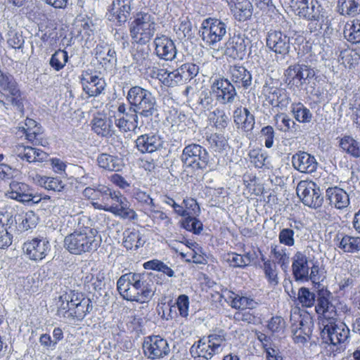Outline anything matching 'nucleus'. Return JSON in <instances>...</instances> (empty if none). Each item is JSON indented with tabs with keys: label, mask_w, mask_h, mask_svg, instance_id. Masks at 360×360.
<instances>
[{
	"label": "nucleus",
	"mask_w": 360,
	"mask_h": 360,
	"mask_svg": "<svg viewBox=\"0 0 360 360\" xmlns=\"http://www.w3.org/2000/svg\"><path fill=\"white\" fill-rule=\"evenodd\" d=\"M227 29V20L207 18L202 22L199 33L206 46L216 49L226 35Z\"/></svg>",
	"instance_id": "5"
},
{
	"label": "nucleus",
	"mask_w": 360,
	"mask_h": 360,
	"mask_svg": "<svg viewBox=\"0 0 360 360\" xmlns=\"http://www.w3.org/2000/svg\"><path fill=\"white\" fill-rule=\"evenodd\" d=\"M249 158L250 162L257 168H262L266 166L267 160V155L259 148L250 150L249 152Z\"/></svg>",
	"instance_id": "53"
},
{
	"label": "nucleus",
	"mask_w": 360,
	"mask_h": 360,
	"mask_svg": "<svg viewBox=\"0 0 360 360\" xmlns=\"http://www.w3.org/2000/svg\"><path fill=\"white\" fill-rule=\"evenodd\" d=\"M154 53L160 60L172 61L176 58L177 53L176 46L172 39L165 34H157L153 41Z\"/></svg>",
	"instance_id": "17"
},
{
	"label": "nucleus",
	"mask_w": 360,
	"mask_h": 360,
	"mask_svg": "<svg viewBox=\"0 0 360 360\" xmlns=\"http://www.w3.org/2000/svg\"><path fill=\"white\" fill-rule=\"evenodd\" d=\"M127 100L141 117L150 118L158 111L155 96L150 91L140 86H134L129 89Z\"/></svg>",
	"instance_id": "3"
},
{
	"label": "nucleus",
	"mask_w": 360,
	"mask_h": 360,
	"mask_svg": "<svg viewBox=\"0 0 360 360\" xmlns=\"http://www.w3.org/2000/svg\"><path fill=\"white\" fill-rule=\"evenodd\" d=\"M261 259L264 262L262 268L265 278L267 279L269 284L271 286L277 285L278 284V268L276 262L264 257H262Z\"/></svg>",
	"instance_id": "39"
},
{
	"label": "nucleus",
	"mask_w": 360,
	"mask_h": 360,
	"mask_svg": "<svg viewBox=\"0 0 360 360\" xmlns=\"http://www.w3.org/2000/svg\"><path fill=\"white\" fill-rule=\"evenodd\" d=\"M266 41L267 47L276 54L284 56L289 53L290 37L281 31L271 30L267 33Z\"/></svg>",
	"instance_id": "20"
},
{
	"label": "nucleus",
	"mask_w": 360,
	"mask_h": 360,
	"mask_svg": "<svg viewBox=\"0 0 360 360\" xmlns=\"http://www.w3.org/2000/svg\"><path fill=\"white\" fill-rule=\"evenodd\" d=\"M184 167H191L194 170L205 169L214 166V162L209 153L202 146L196 143L186 146L181 155Z\"/></svg>",
	"instance_id": "7"
},
{
	"label": "nucleus",
	"mask_w": 360,
	"mask_h": 360,
	"mask_svg": "<svg viewBox=\"0 0 360 360\" xmlns=\"http://www.w3.org/2000/svg\"><path fill=\"white\" fill-rule=\"evenodd\" d=\"M128 279V283L134 285L135 288H145V287H154L153 276L147 272L134 273L129 272L124 274V278Z\"/></svg>",
	"instance_id": "33"
},
{
	"label": "nucleus",
	"mask_w": 360,
	"mask_h": 360,
	"mask_svg": "<svg viewBox=\"0 0 360 360\" xmlns=\"http://www.w3.org/2000/svg\"><path fill=\"white\" fill-rule=\"evenodd\" d=\"M144 354L150 359L164 358L170 352L167 341L159 335L145 338L143 342Z\"/></svg>",
	"instance_id": "14"
},
{
	"label": "nucleus",
	"mask_w": 360,
	"mask_h": 360,
	"mask_svg": "<svg viewBox=\"0 0 360 360\" xmlns=\"http://www.w3.org/2000/svg\"><path fill=\"white\" fill-rule=\"evenodd\" d=\"M115 190H112L110 188L106 186H101V191L100 192L101 193V196H100V200L99 201H94V202H91V205L92 206L96 209V210H101L99 207H101V205L102 206H107L108 207V204L110 201V198L112 195V193L114 192Z\"/></svg>",
	"instance_id": "56"
},
{
	"label": "nucleus",
	"mask_w": 360,
	"mask_h": 360,
	"mask_svg": "<svg viewBox=\"0 0 360 360\" xmlns=\"http://www.w3.org/2000/svg\"><path fill=\"white\" fill-rule=\"evenodd\" d=\"M184 205L185 217L190 216H198L200 212V209L197 201L192 198H186L182 202Z\"/></svg>",
	"instance_id": "57"
},
{
	"label": "nucleus",
	"mask_w": 360,
	"mask_h": 360,
	"mask_svg": "<svg viewBox=\"0 0 360 360\" xmlns=\"http://www.w3.org/2000/svg\"><path fill=\"white\" fill-rule=\"evenodd\" d=\"M314 328V321L309 315H300L297 323H292L291 331L295 342L304 344L310 340Z\"/></svg>",
	"instance_id": "18"
},
{
	"label": "nucleus",
	"mask_w": 360,
	"mask_h": 360,
	"mask_svg": "<svg viewBox=\"0 0 360 360\" xmlns=\"http://www.w3.org/2000/svg\"><path fill=\"white\" fill-rule=\"evenodd\" d=\"M282 90L274 87V86H269L267 85L264 86L263 88V94L265 96L266 101L271 105L273 106H280L284 105L285 103H283L285 101L283 98L280 100V98L282 96Z\"/></svg>",
	"instance_id": "45"
},
{
	"label": "nucleus",
	"mask_w": 360,
	"mask_h": 360,
	"mask_svg": "<svg viewBox=\"0 0 360 360\" xmlns=\"http://www.w3.org/2000/svg\"><path fill=\"white\" fill-rule=\"evenodd\" d=\"M250 41L244 34H233L225 44L224 53L233 59L243 60Z\"/></svg>",
	"instance_id": "19"
},
{
	"label": "nucleus",
	"mask_w": 360,
	"mask_h": 360,
	"mask_svg": "<svg viewBox=\"0 0 360 360\" xmlns=\"http://www.w3.org/2000/svg\"><path fill=\"white\" fill-rule=\"evenodd\" d=\"M274 120L278 129L283 132H295L299 127V125L285 113L276 115Z\"/></svg>",
	"instance_id": "42"
},
{
	"label": "nucleus",
	"mask_w": 360,
	"mask_h": 360,
	"mask_svg": "<svg viewBox=\"0 0 360 360\" xmlns=\"http://www.w3.org/2000/svg\"><path fill=\"white\" fill-rule=\"evenodd\" d=\"M205 339L209 341L212 347L219 353L221 350L223 343L226 341V333L224 330H220L205 337Z\"/></svg>",
	"instance_id": "54"
},
{
	"label": "nucleus",
	"mask_w": 360,
	"mask_h": 360,
	"mask_svg": "<svg viewBox=\"0 0 360 360\" xmlns=\"http://www.w3.org/2000/svg\"><path fill=\"white\" fill-rule=\"evenodd\" d=\"M321 338L326 343L337 345L345 342L349 335V329L343 322L328 320L321 331Z\"/></svg>",
	"instance_id": "13"
},
{
	"label": "nucleus",
	"mask_w": 360,
	"mask_h": 360,
	"mask_svg": "<svg viewBox=\"0 0 360 360\" xmlns=\"http://www.w3.org/2000/svg\"><path fill=\"white\" fill-rule=\"evenodd\" d=\"M233 121L238 126L245 131H250L255 126V118L254 115L245 108L238 107L233 111Z\"/></svg>",
	"instance_id": "30"
},
{
	"label": "nucleus",
	"mask_w": 360,
	"mask_h": 360,
	"mask_svg": "<svg viewBox=\"0 0 360 360\" xmlns=\"http://www.w3.org/2000/svg\"><path fill=\"white\" fill-rule=\"evenodd\" d=\"M292 164L295 169L302 173H312L316 171L317 167L315 158L302 151L292 155Z\"/></svg>",
	"instance_id": "26"
},
{
	"label": "nucleus",
	"mask_w": 360,
	"mask_h": 360,
	"mask_svg": "<svg viewBox=\"0 0 360 360\" xmlns=\"http://www.w3.org/2000/svg\"><path fill=\"white\" fill-rule=\"evenodd\" d=\"M101 242V238L96 229L83 226L65 236L64 247L71 254L79 255L96 250Z\"/></svg>",
	"instance_id": "1"
},
{
	"label": "nucleus",
	"mask_w": 360,
	"mask_h": 360,
	"mask_svg": "<svg viewBox=\"0 0 360 360\" xmlns=\"http://www.w3.org/2000/svg\"><path fill=\"white\" fill-rule=\"evenodd\" d=\"M240 255L230 252L223 255V260L233 268H244Z\"/></svg>",
	"instance_id": "62"
},
{
	"label": "nucleus",
	"mask_w": 360,
	"mask_h": 360,
	"mask_svg": "<svg viewBox=\"0 0 360 360\" xmlns=\"http://www.w3.org/2000/svg\"><path fill=\"white\" fill-rule=\"evenodd\" d=\"M337 8L340 15L354 17L360 14V0H338Z\"/></svg>",
	"instance_id": "36"
},
{
	"label": "nucleus",
	"mask_w": 360,
	"mask_h": 360,
	"mask_svg": "<svg viewBox=\"0 0 360 360\" xmlns=\"http://www.w3.org/2000/svg\"><path fill=\"white\" fill-rule=\"evenodd\" d=\"M336 238L339 240L338 247L344 252L354 253L360 250V237L338 233Z\"/></svg>",
	"instance_id": "35"
},
{
	"label": "nucleus",
	"mask_w": 360,
	"mask_h": 360,
	"mask_svg": "<svg viewBox=\"0 0 360 360\" xmlns=\"http://www.w3.org/2000/svg\"><path fill=\"white\" fill-rule=\"evenodd\" d=\"M233 6L236 7L234 15L238 20L244 22L251 18L252 6L249 1H236V4H233Z\"/></svg>",
	"instance_id": "46"
},
{
	"label": "nucleus",
	"mask_w": 360,
	"mask_h": 360,
	"mask_svg": "<svg viewBox=\"0 0 360 360\" xmlns=\"http://www.w3.org/2000/svg\"><path fill=\"white\" fill-rule=\"evenodd\" d=\"M210 120L217 129H224L229 122V117L223 110L217 108L210 115Z\"/></svg>",
	"instance_id": "51"
},
{
	"label": "nucleus",
	"mask_w": 360,
	"mask_h": 360,
	"mask_svg": "<svg viewBox=\"0 0 360 360\" xmlns=\"http://www.w3.org/2000/svg\"><path fill=\"white\" fill-rule=\"evenodd\" d=\"M117 288L123 299L131 302L136 301L137 289L134 285L128 283V279L124 278V275L117 280Z\"/></svg>",
	"instance_id": "37"
},
{
	"label": "nucleus",
	"mask_w": 360,
	"mask_h": 360,
	"mask_svg": "<svg viewBox=\"0 0 360 360\" xmlns=\"http://www.w3.org/2000/svg\"><path fill=\"white\" fill-rule=\"evenodd\" d=\"M51 250L49 239L42 236L27 240L22 245V251L27 258L37 262L45 259Z\"/></svg>",
	"instance_id": "9"
},
{
	"label": "nucleus",
	"mask_w": 360,
	"mask_h": 360,
	"mask_svg": "<svg viewBox=\"0 0 360 360\" xmlns=\"http://www.w3.org/2000/svg\"><path fill=\"white\" fill-rule=\"evenodd\" d=\"M326 198L331 205H334L338 209L347 207L349 204L348 194L338 187L328 188L326 191Z\"/></svg>",
	"instance_id": "31"
},
{
	"label": "nucleus",
	"mask_w": 360,
	"mask_h": 360,
	"mask_svg": "<svg viewBox=\"0 0 360 360\" xmlns=\"http://www.w3.org/2000/svg\"><path fill=\"white\" fill-rule=\"evenodd\" d=\"M38 221V217L32 211H30L25 213V216L22 219L20 226L25 231H27L36 226Z\"/></svg>",
	"instance_id": "64"
},
{
	"label": "nucleus",
	"mask_w": 360,
	"mask_h": 360,
	"mask_svg": "<svg viewBox=\"0 0 360 360\" xmlns=\"http://www.w3.org/2000/svg\"><path fill=\"white\" fill-rule=\"evenodd\" d=\"M271 254L274 255L278 264H281V266L288 264L289 262V257L286 253L285 248H279L277 245H271Z\"/></svg>",
	"instance_id": "60"
},
{
	"label": "nucleus",
	"mask_w": 360,
	"mask_h": 360,
	"mask_svg": "<svg viewBox=\"0 0 360 360\" xmlns=\"http://www.w3.org/2000/svg\"><path fill=\"white\" fill-rule=\"evenodd\" d=\"M80 79L83 90L89 97L98 96L105 89V79L91 70L83 71Z\"/></svg>",
	"instance_id": "16"
},
{
	"label": "nucleus",
	"mask_w": 360,
	"mask_h": 360,
	"mask_svg": "<svg viewBox=\"0 0 360 360\" xmlns=\"http://www.w3.org/2000/svg\"><path fill=\"white\" fill-rule=\"evenodd\" d=\"M13 155L17 160H25L27 162H42L48 158V154L40 149L24 145H16Z\"/></svg>",
	"instance_id": "23"
},
{
	"label": "nucleus",
	"mask_w": 360,
	"mask_h": 360,
	"mask_svg": "<svg viewBox=\"0 0 360 360\" xmlns=\"http://www.w3.org/2000/svg\"><path fill=\"white\" fill-rule=\"evenodd\" d=\"M332 293L322 288L317 290V298L315 303V311L317 314L323 316L328 320H336L339 314L334 303L331 300Z\"/></svg>",
	"instance_id": "15"
},
{
	"label": "nucleus",
	"mask_w": 360,
	"mask_h": 360,
	"mask_svg": "<svg viewBox=\"0 0 360 360\" xmlns=\"http://www.w3.org/2000/svg\"><path fill=\"white\" fill-rule=\"evenodd\" d=\"M207 141L210 146L215 151L224 150L227 143L224 136L217 134H211L207 137Z\"/></svg>",
	"instance_id": "58"
},
{
	"label": "nucleus",
	"mask_w": 360,
	"mask_h": 360,
	"mask_svg": "<svg viewBox=\"0 0 360 360\" xmlns=\"http://www.w3.org/2000/svg\"><path fill=\"white\" fill-rule=\"evenodd\" d=\"M68 53L65 50L58 49L52 54L50 60V66L56 72L64 68L68 61Z\"/></svg>",
	"instance_id": "47"
},
{
	"label": "nucleus",
	"mask_w": 360,
	"mask_h": 360,
	"mask_svg": "<svg viewBox=\"0 0 360 360\" xmlns=\"http://www.w3.org/2000/svg\"><path fill=\"white\" fill-rule=\"evenodd\" d=\"M92 130L98 136L110 137L115 134L113 121L105 115H98L91 120Z\"/></svg>",
	"instance_id": "28"
},
{
	"label": "nucleus",
	"mask_w": 360,
	"mask_h": 360,
	"mask_svg": "<svg viewBox=\"0 0 360 360\" xmlns=\"http://www.w3.org/2000/svg\"><path fill=\"white\" fill-rule=\"evenodd\" d=\"M236 88L228 78L224 77L215 79L211 86L216 101L223 105H231L236 101L238 96Z\"/></svg>",
	"instance_id": "12"
},
{
	"label": "nucleus",
	"mask_w": 360,
	"mask_h": 360,
	"mask_svg": "<svg viewBox=\"0 0 360 360\" xmlns=\"http://www.w3.org/2000/svg\"><path fill=\"white\" fill-rule=\"evenodd\" d=\"M163 144L160 135L154 133L140 135L135 141V147L141 153H152L163 148Z\"/></svg>",
	"instance_id": "22"
},
{
	"label": "nucleus",
	"mask_w": 360,
	"mask_h": 360,
	"mask_svg": "<svg viewBox=\"0 0 360 360\" xmlns=\"http://www.w3.org/2000/svg\"><path fill=\"white\" fill-rule=\"evenodd\" d=\"M131 10L130 0H113L106 15L109 20L117 21L122 25L127 21Z\"/></svg>",
	"instance_id": "21"
},
{
	"label": "nucleus",
	"mask_w": 360,
	"mask_h": 360,
	"mask_svg": "<svg viewBox=\"0 0 360 360\" xmlns=\"http://www.w3.org/2000/svg\"><path fill=\"white\" fill-rule=\"evenodd\" d=\"M139 115V112L136 111V109L129 105V110L127 112L115 120V125L123 132L134 130L138 127Z\"/></svg>",
	"instance_id": "29"
},
{
	"label": "nucleus",
	"mask_w": 360,
	"mask_h": 360,
	"mask_svg": "<svg viewBox=\"0 0 360 360\" xmlns=\"http://www.w3.org/2000/svg\"><path fill=\"white\" fill-rule=\"evenodd\" d=\"M72 309H73L72 312H70L71 317L82 320L92 310L93 306L91 300L83 295Z\"/></svg>",
	"instance_id": "38"
},
{
	"label": "nucleus",
	"mask_w": 360,
	"mask_h": 360,
	"mask_svg": "<svg viewBox=\"0 0 360 360\" xmlns=\"http://www.w3.org/2000/svg\"><path fill=\"white\" fill-rule=\"evenodd\" d=\"M158 29L155 17L148 12H138L129 23V33L134 42L143 45L154 37Z\"/></svg>",
	"instance_id": "2"
},
{
	"label": "nucleus",
	"mask_w": 360,
	"mask_h": 360,
	"mask_svg": "<svg viewBox=\"0 0 360 360\" xmlns=\"http://www.w3.org/2000/svg\"><path fill=\"white\" fill-rule=\"evenodd\" d=\"M108 207H99L101 210L111 212L123 219L134 220L137 219V214L135 211L129 207V203L126 197H124L119 191H114Z\"/></svg>",
	"instance_id": "11"
},
{
	"label": "nucleus",
	"mask_w": 360,
	"mask_h": 360,
	"mask_svg": "<svg viewBox=\"0 0 360 360\" xmlns=\"http://www.w3.org/2000/svg\"><path fill=\"white\" fill-rule=\"evenodd\" d=\"M230 300V305L235 309H254L256 307L257 303L252 299L240 296L234 292H231L229 296Z\"/></svg>",
	"instance_id": "44"
},
{
	"label": "nucleus",
	"mask_w": 360,
	"mask_h": 360,
	"mask_svg": "<svg viewBox=\"0 0 360 360\" xmlns=\"http://www.w3.org/2000/svg\"><path fill=\"white\" fill-rule=\"evenodd\" d=\"M124 234L123 245L127 250H136L145 243V240L139 231H125Z\"/></svg>",
	"instance_id": "41"
},
{
	"label": "nucleus",
	"mask_w": 360,
	"mask_h": 360,
	"mask_svg": "<svg viewBox=\"0 0 360 360\" xmlns=\"http://www.w3.org/2000/svg\"><path fill=\"white\" fill-rule=\"evenodd\" d=\"M229 79L238 88L248 89L252 84L251 73L242 65H230L227 71Z\"/></svg>",
	"instance_id": "24"
},
{
	"label": "nucleus",
	"mask_w": 360,
	"mask_h": 360,
	"mask_svg": "<svg viewBox=\"0 0 360 360\" xmlns=\"http://www.w3.org/2000/svg\"><path fill=\"white\" fill-rule=\"evenodd\" d=\"M82 293L67 288L60 295V301L68 302L72 307L82 297Z\"/></svg>",
	"instance_id": "61"
},
{
	"label": "nucleus",
	"mask_w": 360,
	"mask_h": 360,
	"mask_svg": "<svg viewBox=\"0 0 360 360\" xmlns=\"http://www.w3.org/2000/svg\"><path fill=\"white\" fill-rule=\"evenodd\" d=\"M316 75L314 68L304 64L290 65L285 71L284 76L288 85L300 87L309 83Z\"/></svg>",
	"instance_id": "10"
},
{
	"label": "nucleus",
	"mask_w": 360,
	"mask_h": 360,
	"mask_svg": "<svg viewBox=\"0 0 360 360\" xmlns=\"http://www.w3.org/2000/svg\"><path fill=\"white\" fill-rule=\"evenodd\" d=\"M8 35L7 43L11 47L15 49L22 48L25 41L21 33L15 30H11L8 32Z\"/></svg>",
	"instance_id": "59"
},
{
	"label": "nucleus",
	"mask_w": 360,
	"mask_h": 360,
	"mask_svg": "<svg viewBox=\"0 0 360 360\" xmlns=\"http://www.w3.org/2000/svg\"><path fill=\"white\" fill-rule=\"evenodd\" d=\"M291 112L295 119L300 123H309L312 120V113L302 103L291 105Z\"/></svg>",
	"instance_id": "43"
},
{
	"label": "nucleus",
	"mask_w": 360,
	"mask_h": 360,
	"mask_svg": "<svg viewBox=\"0 0 360 360\" xmlns=\"http://www.w3.org/2000/svg\"><path fill=\"white\" fill-rule=\"evenodd\" d=\"M31 190L27 184L13 181L10 183V190L7 195L11 199L25 203L30 196Z\"/></svg>",
	"instance_id": "34"
},
{
	"label": "nucleus",
	"mask_w": 360,
	"mask_h": 360,
	"mask_svg": "<svg viewBox=\"0 0 360 360\" xmlns=\"http://www.w3.org/2000/svg\"><path fill=\"white\" fill-rule=\"evenodd\" d=\"M298 300L303 307H312L315 305L317 298V291L311 292L309 288L302 287L298 291Z\"/></svg>",
	"instance_id": "50"
},
{
	"label": "nucleus",
	"mask_w": 360,
	"mask_h": 360,
	"mask_svg": "<svg viewBox=\"0 0 360 360\" xmlns=\"http://www.w3.org/2000/svg\"><path fill=\"white\" fill-rule=\"evenodd\" d=\"M295 229L298 230L299 226L296 222L294 224H290L289 228H284L281 230L278 234V240L281 244L291 247L295 243Z\"/></svg>",
	"instance_id": "48"
},
{
	"label": "nucleus",
	"mask_w": 360,
	"mask_h": 360,
	"mask_svg": "<svg viewBox=\"0 0 360 360\" xmlns=\"http://www.w3.org/2000/svg\"><path fill=\"white\" fill-rule=\"evenodd\" d=\"M297 195L304 205L311 208L320 207L323 197L320 188L312 181H301L297 186Z\"/></svg>",
	"instance_id": "8"
},
{
	"label": "nucleus",
	"mask_w": 360,
	"mask_h": 360,
	"mask_svg": "<svg viewBox=\"0 0 360 360\" xmlns=\"http://www.w3.org/2000/svg\"><path fill=\"white\" fill-rule=\"evenodd\" d=\"M98 165L107 171L119 172L124 167L123 160L117 156L108 153H101L97 158Z\"/></svg>",
	"instance_id": "32"
},
{
	"label": "nucleus",
	"mask_w": 360,
	"mask_h": 360,
	"mask_svg": "<svg viewBox=\"0 0 360 360\" xmlns=\"http://www.w3.org/2000/svg\"><path fill=\"white\" fill-rule=\"evenodd\" d=\"M39 181L40 185L46 189L58 192L61 191L65 186L63 181L58 178L43 176Z\"/></svg>",
	"instance_id": "55"
},
{
	"label": "nucleus",
	"mask_w": 360,
	"mask_h": 360,
	"mask_svg": "<svg viewBox=\"0 0 360 360\" xmlns=\"http://www.w3.org/2000/svg\"><path fill=\"white\" fill-rule=\"evenodd\" d=\"M198 65L187 63L172 72L164 69L153 70V75H155L165 86H175L190 81L198 74Z\"/></svg>",
	"instance_id": "4"
},
{
	"label": "nucleus",
	"mask_w": 360,
	"mask_h": 360,
	"mask_svg": "<svg viewBox=\"0 0 360 360\" xmlns=\"http://www.w3.org/2000/svg\"><path fill=\"white\" fill-rule=\"evenodd\" d=\"M340 147L353 158L360 157V143L351 136H345L340 140Z\"/></svg>",
	"instance_id": "40"
},
{
	"label": "nucleus",
	"mask_w": 360,
	"mask_h": 360,
	"mask_svg": "<svg viewBox=\"0 0 360 360\" xmlns=\"http://www.w3.org/2000/svg\"><path fill=\"white\" fill-rule=\"evenodd\" d=\"M0 103L6 109L9 106L23 109L21 92L12 75L0 70Z\"/></svg>",
	"instance_id": "6"
},
{
	"label": "nucleus",
	"mask_w": 360,
	"mask_h": 360,
	"mask_svg": "<svg viewBox=\"0 0 360 360\" xmlns=\"http://www.w3.org/2000/svg\"><path fill=\"white\" fill-rule=\"evenodd\" d=\"M292 271L295 281H308L309 267L304 252L297 251L292 258Z\"/></svg>",
	"instance_id": "25"
},
{
	"label": "nucleus",
	"mask_w": 360,
	"mask_h": 360,
	"mask_svg": "<svg viewBox=\"0 0 360 360\" xmlns=\"http://www.w3.org/2000/svg\"><path fill=\"white\" fill-rule=\"evenodd\" d=\"M190 353L191 356L197 360H210L215 354H217L209 341H207L205 337L200 339L191 346Z\"/></svg>",
	"instance_id": "27"
},
{
	"label": "nucleus",
	"mask_w": 360,
	"mask_h": 360,
	"mask_svg": "<svg viewBox=\"0 0 360 360\" xmlns=\"http://www.w3.org/2000/svg\"><path fill=\"white\" fill-rule=\"evenodd\" d=\"M181 226L188 231L195 234H199L202 230V223L195 216L185 217L181 221Z\"/></svg>",
	"instance_id": "52"
},
{
	"label": "nucleus",
	"mask_w": 360,
	"mask_h": 360,
	"mask_svg": "<svg viewBox=\"0 0 360 360\" xmlns=\"http://www.w3.org/2000/svg\"><path fill=\"white\" fill-rule=\"evenodd\" d=\"M189 303V298L186 295H181L177 297L175 304L181 316L184 318L188 316Z\"/></svg>",
	"instance_id": "63"
},
{
	"label": "nucleus",
	"mask_w": 360,
	"mask_h": 360,
	"mask_svg": "<svg viewBox=\"0 0 360 360\" xmlns=\"http://www.w3.org/2000/svg\"><path fill=\"white\" fill-rule=\"evenodd\" d=\"M344 36L353 44L360 43V20H354L351 25L347 24L344 30Z\"/></svg>",
	"instance_id": "49"
}]
</instances>
